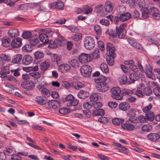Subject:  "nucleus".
<instances>
[{
  "label": "nucleus",
  "mask_w": 160,
  "mask_h": 160,
  "mask_svg": "<svg viewBox=\"0 0 160 160\" xmlns=\"http://www.w3.org/2000/svg\"><path fill=\"white\" fill-rule=\"evenodd\" d=\"M41 31L43 33L39 34L38 37L39 39L42 42L47 43L49 41V38L52 36L53 32L49 28L42 29Z\"/></svg>",
  "instance_id": "1"
},
{
  "label": "nucleus",
  "mask_w": 160,
  "mask_h": 160,
  "mask_svg": "<svg viewBox=\"0 0 160 160\" xmlns=\"http://www.w3.org/2000/svg\"><path fill=\"white\" fill-rule=\"evenodd\" d=\"M48 84L43 82L39 83L37 86V88L41 92L42 95L45 98H48L50 96V92L47 88Z\"/></svg>",
  "instance_id": "2"
},
{
  "label": "nucleus",
  "mask_w": 160,
  "mask_h": 160,
  "mask_svg": "<svg viewBox=\"0 0 160 160\" xmlns=\"http://www.w3.org/2000/svg\"><path fill=\"white\" fill-rule=\"evenodd\" d=\"M121 90L119 87H113L111 89V97L117 100H122L123 97L122 94L121 93Z\"/></svg>",
  "instance_id": "3"
},
{
  "label": "nucleus",
  "mask_w": 160,
  "mask_h": 160,
  "mask_svg": "<svg viewBox=\"0 0 160 160\" xmlns=\"http://www.w3.org/2000/svg\"><path fill=\"white\" fill-rule=\"evenodd\" d=\"M84 44L85 48L89 50L92 49L95 45L94 40L91 37L86 38L84 41Z\"/></svg>",
  "instance_id": "4"
},
{
  "label": "nucleus",
  "mask_w": 160,
  "mask_h": 160,
  "mask_svg": "<svg viewBox=\"0 0 160 160\" xmlns=\"http://www.w3.org/2000/svg\"><path fill=\"white\" fill-rule=\"evenodd\" d=\"M81 74L84 77H90L92 71V68L89 65H85L82 66L80 68Z\"/></svg>",
  "instance_id": "5"
},
{
  "label": "nucleus",
  "mask_w": 160,
  "mask_h": 160,
  "mask_svg": "<svg viewBox=\"0 0 160 160\" xmlns=\"http://www.w3.org/2000/svg\"><path fill=\"white\" fill-rule=\"evenodd\" d=\"M79 61L82 63L90 62L92 60L89 54L82 53L80 55L79 57Z\"/></svg>",
  "instance_id": "6"
},
{
  "label": "nucleus",
  "mask_w": 160,
  "mask_h": 160,
  "mask_svg": "<svg viewBox=\"0 0 160 160\" xmlns=\"http://www.w3.org/2000/svg\"><path fill=\"white\" fill-rule=\"evenodd\" d=\"M108 85L106 83H97L96 86L97 90L102 92H105L109 89Z\"/></svg>",
  "instance_id": "7"
},
{
  "label": "nucleus",
  "mask_w": 160,
  "mask_h": 160,
  "mask_svg": "<svg viewBox=\"0 0 160 160\" xmlns=\"http://www.w3.org/2000/svg\"><path fill=\"white\" fill-rule=\"evenodd\" d=\"M148 11L149 13L153 18L156 19H158L160 18V14L156 8L152 7L149 9Z\"/></svg>",
  "instance_id": "8"
},
{
  "label": "nucleus",
  "mask_w": 160,
  "mask_h": 160,
  "mask_svg": "<svg viewBox=\"0 0 160 160\" xmlns=\"http://www.w3.org/2000/svg\"><path fill=\"white\" fill-rule=\"evenodd\" d=\"M106 50L109 52V55L113 57H116V55L114 52L115 50V47L112 44L109 42L107 43Z\"/></svg>",
  "instance_id": "9"
},
{
  "label": "nucleus",
  "mask_w": 160,
  "mask_h": 160,
  "mask_svg": "<svg viewBox=\"0 0 160 160\" xmlns=\"http://www.w3.org/2000/svg\"><path fill=\"white\" fill-rule=\"evenodd\" d=\"M131 112L128 114L129 117L128 120L131 122L136 123L138 121V118L135 116V110L134 109H131Z\"/></svg>",
  "instance_id": "10"
},
{
  "label": "nucleus",
  "mask_w": 160,
  "mask_h": 160,
  "mask_svg": "<svg viewBox=\"0 0 160 160\" xmlns=\"http://www.w3.org/2000/svg\"><path fill=\"white\" fill-rule=\"evenodd\" d=\"M71 67L68 64H62L60 65L58 68V70L62 73H65L69 71Z\"/></svg>",
  "instance_id": "11"
},
{
  "label": "nucleus",
  "mask_w": 160,
  "mask_h": 160,
  "mask_svg": "<svg viewBox=\"0 0 160 160\" xmlns=\"http://www.w3.org/2000/svg\"><path fill=\"white\" fill-rule=\"evenodd\" d=\"M48 104L50 108L54 109L59 108L60 106V102L56 100H50Z\"/></svg>",
  "instance_id": "12"
},
{
  "label": "nucleus",
  "mask_w": 160,
  "mask_h": 160,
  "mask_svg": "<svg viewBox=\"0 0 160 160\" xmlns=\"http://www.w3.org/2000/svg\"><path fill=\"white\" fill-rule=\"evenodd\" d=\"M21 44L22 39L19 38L14 39L11 43L12 47L14 48L20 47Z\"/></svg>",
  "instance_id": "13"
},
{
  "label": "nucleus",
  "mask_w": 160,
  "mask_h": 160,
  "mask_svg": "<svg viewBox=\"0 0 160 160\" xmlns=\"http://www.w3.org/2000/svg\"><path fill=\"white\" fill-rule=\"evenodd\" d=\"M147 137L149 140L155 142L160 138V135L157 133H151L147 135Z\"/></svg>",
  "instance_id": "14"
},
{
  "label": "nucleus",
  "mask_w": 160,
  "mask_h": 160,
  "mask_svg": "<svg viewBox=\"0 0 160 160\" xmlns=\"http://www.w3.org/2000/svg\"><path fill=\"white\" fill-rule=\"evenodd\" d=\"M152 68L149 65H146L145 68V72L146 76L149 78H152L153 73L152 72Z\"/></svg>",
  "instance_id": "15"
},
{
  "label": "nucleus",
  "mask_w": 160,
  "mask_h": 160,
  "mask_svg": "<svg viewBox=\"0 0 160 160\" xmlns=\"http://www.w3.org/2000/svg\"><path fill=\"white\" fill-rule=\"evenodd\" d=\"M113 4L112 2L107 1L105 2V11L108 13L111 12L113 8Z\"/></svg>",
  "instance_id": "16"
},
{
  "label": "nucleus",
  "mask_w": 160,
  "mask_h": 160,
  "mask_svg": "<svg viewBox=\"0 0 160 160\" xmlns=\"http://www.w3.org/2000/svg\"><path fill=\"white\" fill-rule=\"evenodd\" d=\"M8 35L12 38L18 37L19 34V32L17 29H11L8 31Z\"/></svg>",
  "instance_id": "17"
},
{
  "label": "nucleus",
  "mask_w": 160,
  "mask_h": 160,
  "mask_svg": "<svg viewBox=\"0 0 160 160\" xmlns=\"http://www.w3.org/2000/svg\"><path fill=\"white\" fill-rule=\"evenodd\" d=\"M32 61V57L29 55L24 56L22 60V64L27 65L30 64Z\"/></svg>",
  "instance_id": "18"
},
{
  "label": "nucleus",
  "mask_w": 160,
  "mask_h": 160,
  "mask_svg": "<svg viewBox=\"0 0 160 160\" xmlns=\"http://www.w3.org/2000/svg\"><path fill=\"white\" fill-rule=\"evenodd\" d=\"M50 61L47 59L43 62H42L40 65V69L42 70L47 69L50 65Z\"/></svg>",
  "instance_id": "19"
},
{
  "label": "nucleus",
  "mask_w": 160,
  "mask_h": 160,
  "mask_svg": "<svg viewBox=\"0 0 160 160\" xmlns=\"http://www.w3.org/2000/svg\"><path fill=\"white\" fill-rule=\"evenodd\" d=\"M131 15L129 12H126L120 15V19L122 22H124L129 20L131 17Z\"/></svg>",
  "instance_id": "20"
},
{
  "label": "nucleus",
  "mask_w": 160,
  "mask_h": 160,
  "mask_svg": "<svg viewBox=\"0 0 160 160\" xmlns=\"http://www.w3.org/2000/svg\"><path fill=\"white\" fill-rule=\"evenodd\" d=\"M39 42L38 39V36L35 35L32 36L29 39V42L31 45L35 46Z\"/></svg>",
  "instance_id": "21"
},
{
  "label": "nucleus",
  "mask_w": 160,
  "mask_h": 160,
  "mask_svg": "<svg viewBox=\"0 0 160 160\" xmlns=\"http://www.w3.org/2000/svg\"><path fill=\"white\" fill-rule=\"evenodd\" d=\"M58 35V38L56 40L57 41V43L58 44V46H63L67 42L66 40L60 34H59Z\"/></svg>",
  "instance_id": "22"
},
{
  "label": "nucleus",
  "mask_w": 160,
  "mask_h": 160,
  "mask_svg": "<svg viewBox=\"0 0 160 160\" xmlns=\"http://www.w3.org/2000/svg\"><path fill=\"white\" fill-rule=\"evenodd\" d=\"M93 29L96 35L99 36L102 35V30L100 26L98 24H95L94 26Z\"/></svg>",
  "instance_id": "23"
},
{
  "label": "nucleus",
  "mask_w": 160,
  "mask_h": 160,
  "mask_svg": "<svg viewBox=\"0 0 160 160\" xmlns=\"http://www.w3.org/2000/svg\"><path fill=\"white\" fill-rule=\"evenodd\" d=\"M35 100L37 104L40 105H44L47 103V101L41 96L37 97Z\"/></svg>",
  "instance_id": "24"
},
{
  "label": "nucleus",
  "mask_w": 160,
  "mask_h": 160,
  "mask_svg": "<svg viewBox=\"0 0 160 160\" xmlns=\"http://www.w3.org/2000/svg\"><path fill=\"white\" fill-rule=\"evenodd\" d=\"M105 112L102 109H97L93 111L92 113V115L93 116H102L104 115Z\"/></svg>",
  "instance_id": "25"
},
{
  "label": "nucleus",
  "mask_w": 160,
  "mask_h": 160,
  "mask_svg": "<svg viewBox=\"0 0 160 160\" xmlns=\"http://www.w3.org/2000/svg\"><path fill=\"white\" fill-rule=\"evenodd\" d=\"M22 59V55L21 54H17L14 56L12 62L14 63L18 64L21 61Z\"/></svg>",
  "instance_id": "26"
},
{
  "label": "nucleus",
  "mask_w": 160,
  "mask_h": 160,
  "mask_svg": "<svg viewBox=\"0 0 160 160\" xmlns=\"http://www.w3.org/2000/svg\"><path fill=\"white\" fill-rule=\"evenodd\" d=\"M126 30H120L116 29V36H118L119 38H122L126 35Z\"/></svg>",
  "instance_id": "27"
},
{
  "label": "nucleus",
  "mask_w": 160,
  "mask_h": 160,
  "mask_svg": "<svg viewBox=\"0 0 160 160\" xmlns=\"http://www.w3.org/2000/svg\"><path fill=\"white\" fill-rule=\"evenodd\" d=\"M2 44L5 47H8L11 45V41L10 39L8 38H4L2 39Z\"/></svg>",
  "instance_id": "28"
},
{
  "label": "nucleus",
  "mask_w": 160,
  "mask_h": 160,
  "mask_svg": "<svg viewBox=\"0 0 160 160\" xmlns=\"http://www.w3.org/2000/svg\"><path fill=\"white\" fill-rule=\"evenodd\" d=\"M89 95V93L86 91L81 90L78 93V96L80 98H85L87 97Z\"/></svg>",
  "instance_id": "29"
},
{
  "label": "nucleus",
  "mask_w": 160,
  "mask_h": 160,
  "mask_svg": "<svg viewBox=\"0 0 160 160\" xmlns=\"http://www.w3.org/2000/svg\"><path fill=\"white\" fill-rule=\"evenodd\" d=\"M124 119L118 118H114L112 120V123L116 126L122 124L124 122Z\"/></svg>",
  "instance_id": "30"
},
{
  "label": "nucleus",
  "mask_w": 160,
  "mask_h": 160,
  "mask_svg": "<svg viewBox=\"0 0 160 160\" xmlns=\"http://www.w3.org/2000/svg\"><path fill=\"white\" fill-rule=\"evenodd\" d=\"M143 84L140 85V87H138L136 92V95L139 97H142L144 95L143 92L142 90Z\"/></svg>",
  "instance_id": "31"
},
{
  "label": "nucleus",
  "mask_w": 160,
  "mask_h": 160,
  "mask_svg": "<svg viewBox=\"0 0 160 160\" xmlns=\"http://www.w3.org/2000/svg\"><path fill=\"white\" fill-rule=\"evenodd\" d=\"M69 63L73 68H76L79 66V63L78 60L73 59L69 61Z\"/></svg>",
  "instance_id": "32"
},
{
  "label": "nucleus",
  "mask_w": 160,
  "mask_h": 160,
  "mask_svg": "<svg viewBox=\"0 0 160 160\" xmlns=\"http://www.w3.org/2000/svg\"><path fill=\"white\" fill-rule=\"evenodd\" d=\"M145 117L148 121H152L154 118V115L152 112H149L145 114Z\"/></svg>",
  "instance_id": "33"
},
{
  "label": "nucleus",
  "mask_w": 160,
  "mask_h": 160,
  "mask_svg": "<svg viewBox=\"0 0 160 160\" xmlns=\"http://www.w3.org/2000/svg\"><path fill=\"white\" fill-rule=\"evenodd\" d=\"M122 127L124 129H127L130 131L132 130L135 128L134 125L129 123L123 124L122 126Z\"/></svg>",
  "instance_id": "34"
},
{
  "label": "nucleus",
  "mask_w": 160,
  "mask_h": 160,
  "mask_svg": "<svg viewBox=\"0 0 160 160\" xmlns=\"http://www.w3.org/2000/svg\"><path fill=\"white\" fill-rule=\"evenodd\" d=\"M100 68L102 72L105 73H108L109 72V69L107 65L105 63L101 64L100 66Z\"/></svg>",
  "instance_id": "35"
},
{
  "label": "nucleus",
  "mask_w": 160,
  "mask_h": 160,
  "mask_svg": "<svg viewBox=\"0 0 160 160\" xmlns=\"http://www.w3.org/2000/svg\"><path fill=\"white\" fill-rule=\"evenodd\" d=\"M128 41L129 44L135 48L138 49L141 48V46L139 43L131 40H128Z\"/></svg>",
  "instance_id": "36"
},
{
  "label": "nucleus",
  "mask_w": 160,
  "mask_h": 160,
  "mask_svg": "<svg viewBox=\"0 0 160 160\" xmlns=\"http://www.w3.org/2000/svg\"><path fill=\"white\" fill-rule=\"evenodd\" d=\"M35 59L38 60L42 58L44 56V54L40 51H37L34 54Z\"/></svg>",
  "instance_id": "37"
},
{
  "label": "nucleus",
  "mask_w": 160,
  "mask_h": 160,
  "mask_svg": "<svg viewBox=\"0 0 160 160\" xmlns=\"http://www.w3.org/2000/svg\"><path fill=\"white\" fill-rule=\"evenodd\" d=\"M4 80L15 82L17 81V80L16 78L13 76L11 75H7L6 74H5L4 78Z\"/></svg>",
  "instance_id": "38"
},
{
  "label": "nucleus",
  "mask_w": 160,
  "mask_h": 160,
  "mask_svg": "<svg viewBox=\"0 0 160 160\" xmlns=\"http://www.w3.org/2000/svg\"><path fill=\"white\" fill-rule=\"evenodd\" d=\"M142 90L143 93L147 96L150 95L152 92V90L149 88L146 87L144 88L143 87Z\"/></svg>",
  "instance_id": "39"
},
{
  "label": "nucleus",
  "mask_w": 160,
  "mask_h": 160,
  "mask_svg": "<svg viewBox=\"0 0 160 160\" xmlns=\"http://www.w3.org/2000/svg\"><path fill=\"white\" fill-rule=\"evenodd\" d=\"M116 57H113L109 55V54L107 57V61L108 63L110 66L113 65L114 63V58Z\"/></svg>",
  "instance_id": "40"
},
{
  "label": "nucleus",
  "mask_w": 160,
  "mask_h": 160,
  "mask_svg": "<svg viewBox=\"0 0 160 160\" xmlns=\"http://www.w3.org/2000/svg\"><path fill=\"white\" fill-rule=\"evenodd\" d=\"M119 81L121 84H126L127 82V76L124 75L121 76L119 78Z\"/></svg>",
  "instance_id": "41"
},
{
  "label": "nucleus",
  "mask_w": 160,
  "mask_h": 160,
  "mask_svg": "<svg viewBox=\"0 0 160 160\" xmlns=\"http://www.w3.org/2000/svg\"><path fill=\"white\" fill-rule=\"evenodd\" d=\"M153 74L155 77L160 80V68H155L154 69ZM160 82V81H159Z\"/></svg>",
  "instance_id": "42"
},
{
  "label": "nucleus",
  "mask_w": 160,
  "mask_h": 160,
  "mask_svg": "<svg viewBox=\"0 0 160 160\" xmlns=\"http://www.w3.org/2000/svg\"><path fill=\"white\" fill-rule=\"evenodd\" d=\"M152 107V106L151 103H149L148 105L144 107L142 109L143 112L145 113V114L148 113L149 112H152L150 111Z\"/></svg>",
  "instance_id": "43"
},
{
  "label": "nucleus",
  "mask_w": 160,
  "mask_h": 160,
  "mask_svg": "<svg viewBox=\"0 0 160 160\" xmlns=\"http://www.w3.org/2000/svg\"><path fill=\"white\" fill-rule=\"evenodd\" d=\"M22 50L24 52H30L32 51V47L29 44H26L22 48Z\"/></svg>",
  "instance_id": "44"
},
{
  "label": "nucleus",
  "mask_w": 160,
  "mask_h": 160,
  "mask_svg": "<svg viewBox=\"0 0 160 160\" xmlns=\"http://www.w3.org/2000/svg\"><path fill=\"white\" fill-rule=\"evenodd\" d=\"M128 105L127 104L126 102H122L121 103L119 104V107L120 109L123 111H125L127 110L128 108Z\"/></svg>",
  "instance_id": "45"
},
{
  "label": "nucleus",
  "mask_w": 160,
  "mask_h": 160,
  "mask_svg": "<svg viewBox=\"0 0 160 160\" xmlns=\"http://www.w3.org/2000/svg\"><path fill=\"white\" fill-rule=\"evenodd\" d=\"M22 37L25 39H30L32 37L31 33L28 31L23 32L22 35Z\"/></svg>",
  "instance_id": "46"
},
{
  "label": "nucleus",
  "mask_w": 160,
  "mask_h": 160,
  "mask_svg": "<svg viewBox=\"0 0 160 160\" xmlns=\"http://www.w3.org/2000/svg\"><path fill=\"white\" fill-rule=\"evenodd\" d=\"M82 38V34H74L72 35L71 38L72 39L76 41H78L80 40Z\"/></svg>",
  "instance_id": "47"
},
{
  "label": "nucleus",
  "mask_w": 160,
  "mask_h": 160,
  "mask_svg": "<svg viewBox=\"0 0 160 160\" xmlns=\"http://www.w3.org/2000/svg\"><path fill=\"white\" fill-rule=\"evenodd\" d=\"M132 93V92L131 90L127 88H124L122 91V94L123 95H128Z\"/></svg>",
  "instance_id": "48"
},
{
  "label": "nucleus",
  "mask_w": 160,
  "mask_h": 160,
  "mask_svg": "<svg viewBox=\"0 0 160 160\" xmlns=\"http://www.w3.org/2000/svg\"><path fill=\"white\" fill-rule=\"evenodd\" d=\"M56 7L57 9L59 10L63 9L64 5L63 2L62 1L60 0L56 2Z\"/></svg>",
  "instance_id": "49"
},
{
  "label": "nucleus",
  "mask_w": 160,
  "mask_h": 160,
  "mask_svg": "<svg viewBox=\"0 0 160 160\" xmlns=\"http://www.w3.org/2000/svg\"><path fill=\"white\" fill-rule=\"evenodd\" d=\"M57 42V41L56 40L53 41H50L48 47L52 48H56L58 46Z\"/></svg>",
  "instance_id": "50"
},
{
  "label": "nucleus",
  "mask_w": 160,
  "mask_h": 160,
  "mask_svg": "<svg viewBox=\"0 0 160 160\" xmlns=\"http://www.w3.org/2000/svg\"><path fill=\"white\" fill-rule=\"evenodd\" d=\"M137 3L138 6L141 9L145 7V3L144 0H137Z\"/></svg>",
  "instance_id": "51"
},
{
  "label": "nucleus",
  "mask_w": 160,
  "mask_h": 160,
  "mask_svg": "<svg viewBox=\"0 0 160 160\" xmlns=\"http://www.w3.org/2000/svg\"><path fill=\"white\" fill-rule=\"evenodd\" d=\"M99 97V95L98 93H95L92 94L90 97L91 101L94 102L97 101Z\"/></svg>",
  "instance_id": "52"
},
{
  "label": "nucleus",
  "mask_w": 160,
  "mask_h": 160,
  "mask_svg": "<svg viewBox=\"0 0 160 160\" xmlns=\"http://www.w3.org/2000/svg\"><path fill=\"white\" fill-rule=\"evenodd\" d=\"M84 86V84L83 83L81 82H78L76 83L74 85L73 87L75 89L79 90L83 87Z\"/></svg>",
  "instance_id": "53"
},
{
  "label": "nucleus",
  "mask_w": 160,
  "mask_h": 160,
  "mask_svg": "<svg viewBox=\"0 0 160 160\" xmlns=\"http://www.w3.org/2000/svg\"><path fill=\"white\" fill-rule=\"evenodd\" d=\"M59 112L61 114H66L69 113L70 110L68 108H61L59 109Z\"/></svg>",
  "instance_id": "54"
},
{
  "label": "nucleus",
  "mask_w": 160,
  "mask_h": 160,
  "mask_svg": "<svg viewBox=\"0 0 160 160\" xmlns=\"http://www.w3.org/2000/svg\"><path fill=\"white\" fill-rule=\"evenodd\" d=\"M107 80V78L105 77L102 76L100 78L95 79V82L97 83H104Z\"/></svg>",
  "instance_id": "55"
},
{
  "label": "nucleus",
  "mask_w": 160,
  "mask_h": 160,
  "mask_svg": "<svg viewBox=\"0 0 160 160\" xmlns=\"http://www.w3.org/2000/svg\"><path fill=\"white\" fill-rule=\"evenodd\" d=\"M105 33L108 35H109L110 36H112L113 37H116V32H115L114 30H107V31H106Z\"/></svg>",
  "instance_id": "56"
},
{
  "label": "nucleus",
  "mask_w": 160,
  "mask_h": 160,
  "mask_svg": "<svg viewBox=\"0 0 160 160\" xmlns=\"http://www.w3.org/2000/svg\"><path fill=\"white\" fill-rule=\"evenodd\" d=\"M79 101L76 99H73L72 101L68 102L67 103V105L68 106H76L78 105Z\"/></svg>",
  "instance_id": "57"
},
{
  "label": "nucleus",
  "mask_w": 160,
  "mask_h": 160,
  "mask_svg": "<svg viewBox=\"0 0 160 160\" xmlns=\"http://www.w3.org/2000/svg\"><path fill=\"white\" fill-rule=\"evenodd\" d=\"M142 129V130L144 132H149L152 129V128L151 125H143Z\"/></svg>",
  "instance_id": "58"
},
{
  "label": "nucleus",
  "mask_w": 160,
  "mask_h": 160,
  "mask_svg": "<svg viewBox=\"0 0 160 160\" xmlns=\"http://www.w3.org/2000/svg\"><path fill=\"white\" fill-rule=\"evenodd\" d=\"M92 107L94 108H101L102 106V104L100 102H95L92 103Z\"/></svg>",
  "instance_id": "59"
},
{
  "label": "nucleus",
  "mask_w": 160,
  "mask_h": 160,
  "mask_svg": "<svg viewBox=\"0 0 160 160\" xmlns=\"http://www.w3.org/2000/svg\"><path fill=\"white\" fill-rule=\"evenodd\" d=\"M103 6L102 5H98L94 9V10L97 13L101 12L103 9Z\"/></svg>",
  "instance_id": "60"
},
{
  "label": "nucleus",
  "mask_w": 160,
  "mask_h": 160,
  "mask_svg": "<svg viewBox=\"0 0 160 160\" xmlns=\"http://www.w3.org/2000/svg\"><path fill=\"white\" fill-rule=\"evenodd\" d=\"M100 23L102 25L107 26L110 24L109 21L107 19H102L100 21Z\"/></svg>",
  "instance_id": "61"
},
{
  "label": "nucleus",
  "mask_w": 160,
  "mask_h": 160,
  "mask_svg": "<svg viewBox=\"0 0 160 160\" xmlns=\"http://www.w3.org/2000/svg\"><path fill=\"white\" fill-rule=\"evenodd\" d=\"M93 58L95 59H98L99 57V51L98 49H96L93 52Z\"/></svg>",
  "instance_id": "62"
},
{
  "label": "nucleus",
  "mask_w": 160,
  "mask_h": 160,
  "mask_svg": "<svg viewBox=\"0 0 160 160\" xmlns=\"http://www.w3.org/2000/svg\"><path fill=\"white\" fill-rule=\"evenodd\" d=\"M108 106L112 108H115L118 106V104L115 102L110 101L108 103Z\"/></svg>",
  "instance_id": "63"
},
{
  "label": "nucleus",
  "mask_w": 160,
  "mask_h": 160,
  "mask_svg": "<svg viewBox=\"0 0 160 160\" xmlns=\"http://www.w3.org/2000/svg\"><path fill=\"white\" fill-rule=\"evenodd\" d=\"M98 45L99 49L102 51H103L105 49L104 47V43L102 41H100L98 42Z\"/></svg>",
  "instance_id": "64"
}]
</instances>
